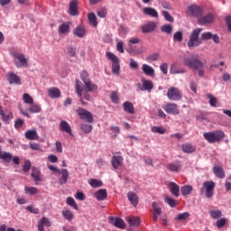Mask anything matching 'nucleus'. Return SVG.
<instances>
[{
	"mask_svg": "<svg viewBox=\"0 0 231 231\" xmlns=\"http://www.w3.org/2000/svg\"><path fill=\"white\" fill-rule=\"evenodd\" d=\"M126 221L130 226H140V217H126Z\"/></svg>",
	"mask_w": 231,
	"mask_h": 231,
	"instance_id": "obj_31",
	"label": "nucleus"
},
{
	"mask_svg": "<svg viewBox=\"0 0 231 231\" xmlns=\"http://www.w3.org/2000/svg\"><path fill=\"white\" fill-rule=\"evenodd\" d=\"M110 98L114 104H118V94L115 91H113L110 95Z\"/></svg>",
	"mask_w": 231,
	"mask_h": 231,
	"instance_id": "obj_63",
	"label": "nucleus"
},
{
	"mask_svg": "<svg viewBox=\"0 0 231 231\" xmlns=\"http://www.w3.org/2000/svg\"><path fill=\"white\" fill-rule=\"evenodd\" d=\"M88 19L89 24L94 26V28H97V26H98V22H97V15L95 14V13L88 14Z\"/></svg>",
	"mask_w": 231,
	"mask_h": 231,
	"instance_id": "obj_36",
	"label": "nucleus"
},
{
	"mask_svg": "<svg viewBox=\"0 0 231 231\" xmlns=\"http://www.w3.org/2000/svg\"><path fill=\"white\" fill-rule=\"evenodd\" d=\"M44 226H51V222H50V219H48V217H45L39 220L38 231H44Z\"/></svg>",
	"mask_w": 231,
	"mask_h": 231,
	"instance_id": "obj_22",
	"label": "nucleus"
},
{
	"mask_svg": "<svg viewBox=\"0 0 231 231\" xmlns=\"http://www.w3.org/2000/svg\"><path fill=\"white\" fill-rule=\"evenodd\" d=\"M173 41L175 42H181L183 41V32L181 31H178L173 34Z\"/></svg>",
	"mask_w": 231,
	"mask_h": 231,
	"instance_id": "obj_47",
	"label": "nucleus"
},
{
	"mask_svg": "<svg viewBox=\"0 0 231 231\" xmlns=\"http://www.w3.org/2000/svg\"><path fill=\"white\" fill-rule=\"evenodd\" d=\"M82 91H84V87H82V83L79 79H76V93L80 97L81 105L86 106V102L82 98Z\"/></svg>",
	"mask_w": 231,
	"mask_h": 231,
	"instance_id": "obj_19",
	"label": "nucleus"
},
{
	"mask_svg": "<svg viewBox=\"0 0 231 231\" xmlns=\"http://www.w3.org/2000/svg\"><path fill=\"white\" fill-rule=\"evenodd\" d=\"M60 33H69V23H64L59 27Z\"/></svg>",
	"mask_w": 231,
	"mask_h": 231,
	"instance_id": "obj_43",
	"label": "nucleus"
},
{
	"mask_svg": "<svg viewBox=\"0 0 231 231\" xmlns=\"http://www.w3.org/2000/svg\"><path fill=\"white\" fill-rule=\"evenodd\" d=\"M187 14L191 17H200V15H203V9L198 5H190L187 9Z\"/></svg>",
	"mask_w": 231,
	"mask_h": 231,
	"instance_id": "obj_10",
	"label": "nucleus"
},
{
	"mask_svg": "<svg viewBox=\"0 0 231 231\" xmlns=\"http://www.w3.org/2000/svg\"><path fill=\"white\" fill-rule=\"evenodd\" d=\"M62 216L64 217V219H66L67 221H72L73 220V213L71 210L68 209V208H64L62 210Z\"/></svg>",
	"mask_w": 231,
	"mask_h": 231,
	"instance_id": "obj_38",
	"label": "nucleus"
},
{
	"mask_svg": "<svg viewBox=\"0 0 231 231\" xmlns=\"http://www.w3.org/2000/svg\"><path fill=\"white\" fill-rule=\"evenodd\" d=\"M0 160H3L4 163H14V165H19L20 159L18 156H14L8 152H3V149L0 147Z\"/></svg>",
	"mask_w": 231,
	"mask_h": 231,
	"instance_id": "obj_5",
	"label": "nucleus"
},
{
	"mask_svg": "<svg viewBox=\"0 0 231 231\" xmlns=\"http://www.w3.org/2000/svg\"><path fill=\"white\" fill-rule=\"evenodd\" d=\"M89 185H91L93 189H98V187H102V181L92 179L89 182Z\"/></svg>",
	"mask_w": 231,
	"mask_h": 231,
	"instance_id": "obj_56",
	"label": "nucleus"
},
{
	"mask_svg": "<svg viewBox=\"0 0 231 231\" xmlns=\"http://www.w3.org/2000/svg\"><path fill=\"white\" fill-rule=\"evenodd\" d=\"M12 118H14V114H12V112H10L8 115H5L4 112V116H2V120L3 122H5V124H10V120H12Z\"/></svg>",
	"mask_w": 231,
	"mask_h": 231,
	"instance_id": "obj_55",
	"label": "nucleus"
},
{
	"mask_svg": "<svg viewBox=\"0 0 231 231\" xmlns=\"http://www.w3.org/2000/svg\"><path fill=\"white\" fill-rule=\"evenodd\" d=\"M193 189L190 185H186L180 188V192L182 196H189V194L192 192Z\"/></svg>",
	"mask_w": 231,
	"mask_h": 231,
	"instance_id": "obj_42",
	"label": "nucleus"
},
{
	"mask_svg": "<svg viewBox=\"0 0 231 231\" xmlns=\"http://www.w3.org/2000/svg\"><path fill=\"white\" fill-rule=\"evenodd\" d=\"M59 172L61 174V178L59 180L60 185H66L68 183V178H69V172L67 169H62Z\"/></svg>",
	"mask_w": 231,
	"mask_h": 231,
	"instance_id": "obj_21",
	"label": "nucleus"
},
{
	"mask_svg": "<svg viewBox=\"0 0 231 231\" xmlns=\"http://www.w3.org/2000/svg\"><path fill=\"white\" fill-rule=\"evenodd\" d=\"M24 192L25 194H30V196H33V194H39V189L32 186L31 187L25 186Z\"/></svg>",
	"mask_w": 231,
	"mask_h": 231,
	"instance_id": "obj_40",
	"label": "nucleus"
},
{
	"mask_svg": "<svg viewBox=\"0 0 231 231\" xmlns=\"http://www.w3.org/2000/svg\"><path fill=\"white\" fill-rule=\"evenodd\" d=\"M152 133H158L159 134H165V128L162 126H153L152 127Z\"/></svg>",
	"mask_w": 231,
	"mask_h": 231,
	"instance_id": "obj_59",
	"label": "nucleus"
},
{
	"mask_svg": "<svg viewBox=\"0 0 231 231\" xmlns=\"http://www.w3.org/2000/svg\"><path fill=\"white\" fill-rule=\"evenodd\" d=\"M123 108L125 113H128L129 115H134V106L132 102L125 101L123 104Z\"/></svg>",
	"mask_w": 231,
	"mask_h": 231,
	"instance_id": "obj_26",
	"label": "nucleus"
},
{
	"mask_svg": "<svg viewBox=\"0 0 231 231\" xmlns=\"http://www.w3.org/2000/svg\"><path fill=\"white\" fill-rule=\"evenodd\" d=\"M162 15H163L164 19H166V21H168L169 23H173L174 22V18L172 16H171L169 12L162 11Z\"/></svg>",
	"mask_w": 231,
	"mask_h": 231,
	"instance_id": "obj_62",
	"label": "nucleus"
},
{
	"mask_svg": "<svg viewBox=\"0 0 231 231\" xmlns=\"http://www.w3.org/2000/svg\"><path fill=\"white\" fill-rule=\"evenodd\" d=\"M170 73L171 75H178L180 73H185L184 69H178L176 64H171L170 69Z\"/></svg>",
	"mask_w": 231,
	"mask_h": 231,
	"instance_id": "obj_46",
	"label": "nucleus"
},
{
	"mask_svg": "<svg viewBox=\"0 0 231 231\" xmlns=\"http://www.w3.org/2000/svg\"><path fill=\"white\" fill-rule=\"evenodd\" d=\"M142 84H143V88L142 91H152L154 88V84L151 80H147L145 79H142Z\"/></svg>",
	"mask_w": 231,
	"mask_h": 231,
	"instance_id": "obj_20",
	"label": "nucleus"
},
{
	"mask_svg": "<svg viewBox=\"0 0 231 231\" xmlns=\"http://www.w3.org/2000/svg\"><path fill=\"white\" fill-rule=\"evenodd\" d=\"M65 51L69 57H77V47L69 46Z\"/></svg>",
	"mask_w": 231,
	"mask_h": 231,
	"instance_id": "obj_45",
	"label": "nucleus"
},
{
	"mask_svg": "<svg viewBox=\"0 0 231 231\" xmlns=\"http://www.w3.org/2000/svg\"><path fill=\"white\" fill-rule=\"evenodd\" d=\"M69 15H72V16L79 15V1L78 0H72L69 3Z\"/></svg>",
	"mask_w": 231,
	"mask_h": 231,
	"instance_id": "obj_16",
	"label": "nucleus"
},
{
	"mask_svg": "<svg viewBox=\"0 0 231 231\" xmlns=\"http://www.w3.org/2000/svg\"><path fill=\"white\" fill-rule=\"evenodd\" d=\"M95 198L97 201H104L107 198V190L102 189L95 193Z\"/></svg>",
	"mask_w": 231,
	"mask_h": 231,
	"instance_id": "obj_30",
	"label": "nucleus"
},
{
	"mask_svg": "<svg viewBox=\"0 0 231 231\" xmlns=\"http://www.w3.org/2000/svg\"><path fill=\"white\" fill-rule=\"evenodd\" d=\"M184 66H187V68H189V69H194L195 71H198V69H203V68H205V64L198 58H185Z\"/></svg>",
	"mask_w": 231,
	"mask_h": 231,
	"instance_id": "obj_3",
	"label": "nucleus"
},
{
	"mask_svg": "<svg viewBox=\"0 0 231 231\" xmlns=\"http://www.w3.org/2000/svg\"><path fill=\"white\" fill-rule=\"evenodd\" d=\"M190 217V213L184 212L180 213L175 217V221H186V219H189Z\"/></svg>",
	"mask_w": 231,
	"mask_h": 231,
	"instance_id": "obj_39",
	"label": "nucleus"
},
{
	"mask_svg": "<svg viewBox=\"0 0 231 231\" xmlns=\"http://www.w3.org/2000/svg\"><path fill=\"white\" fill-rule=\"evenodd\" d=\"M60 129L64 133H68V134H69L70 136H73V131L71 130V126L67 121L63 120L60 123Z\"/></svg>",
	"mask_w": 231,
	"mask_h": 231,
	"instance_id": "obj_18",
	"label": "nucleus"
},
{
	"mask_svg": "<svg viewBox=\"0 0 231 231\" xmlns=\"http://www.w3.org/2000/svg\"><path fill=\"white\" fill-rule=\"evenodd\" d=\"M143 13L144 14V15H149V17H153V18L158 17V12L156 11V9L152 7H144L143 9Z\"/></svg>",
	"mask_w": 231,
	"mask_h": 231,
	"instance_id": "obj_25",
	"label": "nucleus"
},
{
	"mask_svg": "<svg viewBox=\"0 0 231 231\" xmlns=\"http://www.w3.org/2000/svg\"><path fill=\"white\" fill-rule=\"evenodd\" d=\"M164 111L168 113V115H178L180 113V109L178 108V105L174 103H168L164 107Z\"/></svg>",
	"mask_w": 231,
	"mask_h": 231,
	"instance_id": "obj_13",
	"label": "nucleus"
},
{
	"mask_svg": "<svg viewBox=\"0 0 231 231\" xmlns=\"http://www.w3.org/2000/svg\"><path fill=\"white\" fill-rule=\"evenodd\" d=\"M12 55L14 59V66L16 68H28V59L24 54L14 52Z\"/></svg>",
	"mask_w": 231,
	"mask_h": 231,
	"instance_id": "obj_7",
	"label": "nucleus"
},
{
	"mask_svg": "<svg viewBox=\"0 0 231 231\" xmlns=\"http://www.w3.org/2000/svg\"><path fill=\"white\" fill-rule=\"evenodd\" d=\"M109 223L110 225L116 226V228H121V229L125 228V224L124 223V220L122 218L110 217Z\"/></svg>",
	"mask_w": 231,
	"mask_h": 231,
	"instance_id": "obj_15",
	"label": "nucleus"
},
{
	"mask_svg": "<svg viewBox=\"0 0 231 231\" xmlns=\"http://www.w3.org/2000/svg\"><path fill=\"white\" fill-rule=\"evenodd\" d=\"M183 152L186 154H192V152H196V146L186 143L181 145Z\"/></svg>",
	"mask_w": 231,
	"mask_h": 231,
	"instance_id": "obj_24",
	"label": "nucleus"
},
{
	"mask_svg": "<svg viewBox=\"0 0 231 231\" xmlns=\"http://www.w3.org/2000/svg\"><path fill=\"white\" fill-rule=\"evenodd\" d=\"M76 113H78L81 120H87L88 124H93L94 119H93V114H91V112L88 111L85 108L78 107L76 110Z\"/></svg>",
	"mask_w": 231,
	"mask_h": 231,
	"instance_id": "obj_9",
	"label": "nucleus"
},
{
	"mask_svg": "<svg viewBox=\"0 0 231 231\" xmlns=\"http://www.w3.org/2000/svg\"><path fill=\"white\" fill-rule=\"evenodd\" d=\"M169 189H170L171 194L173 196H175V198H178L180 196V186H178V184H176L174 182H171L169 184Z\"/></svg>",
	"mask_w": 231,
	"mask_h": 231,
	"instance_id": "obj_32",
	"label": "nucleus"
},
{
	"mask_svg": "<svg viewBox=\"0 0 231 231\" xmlns=\"http://www.w3.org/2000/svg\"><path fill=\"white\" fill-rule=\"evenodd\" d=\"M164 201L165 203H167V205H169L171 208H174L177 205L176 200L174 199H171V197H165Z\"/></svg>",
	"mask_w": 231,
	"mask_h": 231,
	"instance_id": "obj_57",
	"label": "nucleus"
},
{
	"mask_svg": "<svg viewBox=\"0 0 231 231\" xmlns=\"http://www.w3.org/2000/svg\"><path fill=\"white\" fill-rule=\"evenodd\" d=\"M182 97L183 96L181 94V91L176 87H171L167 91V97L169 98V100H181Z\"/></svg>",
	"mask_w": 231,
	"mask_h": 231,
	"instance_id": "obj_8",
	"label": "nucleus"
},
{
	"mask_svg": "<svg viewBox=\"0 0 231 231\" xmlns=\"http://www.w3.org/2000/svg\"><path fill=\"white\" fill-rule=\"evenodd\" d=\"M6 77L9 84H15L16 86L21 84V77H19L17 74L14 72H8Z\"/></svg>",
	"mask_w": 231,
	"mask_h": 231,
	"instance_id": "obj_14",
	"label": "nucleus"
},
{
	"mask_svg": "<svg viewBox=\"0 0 231 231\" xmlns=\"http://www.w3.org/2000/svg\"><path fill=\"white\" fill-rule=\"evenodd\" d=\"M74 35H76V37H79V38L84 37L86 35V28H84V26L79 25L74 30Z\"/></svg>",
	"mask_w": 231,
	"mask_h": 231,
	"instance_id": "obj_35",
	"label": "nucleus"
},
{
	"mask_svg": "<svg viewBox=\"0 0 231 231\" xmlns=\"http://www.w3.org/2000/svg\"><path fill=\"white\" fill-rule=\"evenodd\" d=\"M23 125H24V120H23V119H17L14 122V127L16 129H21V127H23Z\"/></svg>",
	"mask_w": 231,
	"mask_h": 231,
	"instance_id": "obj_64",
	"label": "nucleus"
},
{
	"mask_svg": "<svg viewBox=\"0 0 231 231\" xmlns=\"http://www.w3.org/2000/svg\"><path fill=\"white\" fill-rule=\"evenodd\" d=\"M152 208L153 209V214H158V216H162V208L158 206L156 202L152 203Z\"/></svg>",
	"mask_w": 231,
	"mask_h": 231,
	"instance_id": "obj_54",
	"label": "nucleus"
},
{
	"mask_svg": "<svg viewBox=\"0 0 231 231\" xmlns=\"http://www.w3.org/2000/svg\"><path fill=\"white\" fill-rule=\"evenodd\" d=\"M156 30V22H148L141 26V32L143 33H151Z\"/></svg>",
	"mask_w": 231,
	"mask_h": 231,
	"instance_id": "obj_11",
	"label": "nucleus"
},
{
	"mask_svg": "<svg viewBox=\"0 0 231 231\" xmlns=\"http://www.w3.org/2000/svg\"><path fill=\"white\" fill-rule=\"evenodd\" d=\"M206 97L209 99V105L211 107H216L217 104V98L214 97L212 94H206Z\"/></svg>",
	"mask_w": 231,
	"mask_h": 231,
	"instance_id": "obj_48",
	"label": "nucleus"
},
{
	"mask_svg": "<svg viewBox=\"0 0 231 231\" xmlns=\"http://www.w3.org/2000/svg\"><path fill=\"white\" fill-rule=\"evenodd\" d=\"M201 32H203V28H197L193 30L188 42V46L189 48L199 46L203 42L202 41H209V39H212L213 34L210 32L202 33L199 39V33H201Z\"/></svg>",
	"mask_w": 231,
	"mask_h": 231,
	"instance_id": "obj_1",
	"label": "nucleus"
},
{
	"mask_svg": "<svg viewBox=\"0 0 231 231\" xmlns=\"http://www.w3.org/2000/svg\"><path fill=\"white\" fill-rule=\"evenodd\" d=\"M23 100L24 104H30V105L33 104V97H32L28 93L23 94Z\"/></svg>",
	"mask_w": 231,
	"mask_h": 231,
	"instance_id": "obj_52",
	"label": "nucleus"
},
{
	"mask_svg": "<svg viewBox=\"0 0 231 231\" xmlns=\"http://www.w3.org/2000/svg\"><path fill=\"white\" fill-rule=\"evenodd\" d=\"M97 17H100L101 19H105V17L107 16V8L102 7L97 12Z\"/></svg>",
	"mask_w": 231,
	"mask_h": 231,
	"instance_id": "obj_50",
	"label": "nucleus"
},
{
	"mask_svg": "<svg viewBox=\"0 0 231 231\" xmlns=\"http://www.w3.org/2000/svg\"><path fill=\"white\" fill-rule=\"evenodd\" d=\"M30 113H41V106L39 105H31L29 107Z\"/></svg>",
	"mask_w": 231,
	"mask_h": 231,
	"instance_id": "obj_60",
	"label": "nucleus"
},
{
	"mask_svg": "<svg viewBox=\"0 0 231 231\" xmlns=\"http://www.w3.org/2000/svg\"><path fill=\"white\" fill-rule=\"evenodd\" d=\"M208 214L212 217V219H219V217L223 216V213L219 209L210 210Z\"/></svg>",
	"mask_w": 231,
	"mask_h": 231,
	"instance_id": "obj_44",
	"label": "nucleus"
},
{
	"mask_svg": "<svg viewBox=\"0 0 231 231\" xmlns=\"http://www.w3.org/2000/svg\"><path fill=\"white\" fill-rule=\"evenodd\" d=\"M67 205H69V207H73L75 210H79V206L77 205V202H75V199H73L72 197H69L67 199Z\"/></svg>",
	"mask_w": 231,
	"mask_h": 231,
	"instance_id": "obj_49",
	"label": "nucleus"
},
{
	"mask_svg": "<svg viewBox=\"0 0 231 231\" xmlns=\"http://www.w3.org/2000/svg\"><path fill=\"white\" fill-rule=\"evenodd\" d=\"M203 136L205 140L208 142V143H217L224 140L225 132L221 130H217L215 132H208V133H204Z\"/></svg>",
	"mask_w": 231,
	"mask_h": 231,
	"instance_id": "obj_2",
	"label": "nucleus"
},
{
	"mask_svg": "<svg viewBox=\"0 0 231 231\" xmlns=\"http://www.w3.org/2000/svg\"><path fill=\"white\" fill-rule=\"evenodd\" d=\"M84 89L87 93L97 91L98 89V87L95 83L91 82V79L84 83Z\"/></svg>",
	"mask_w": 231,
	"mask_h": 231,
	"instance_id": "obj_28",
	"label": "nucleus"
},
{
	"mask_svg": "<svg viewBox=\"0 0 231 231\" xmlns=\"http://www.w3.org/2000/svg\"><path fill=\"white\" fill-rule=\"evenodd\" d=\"M48 95L51 98H60V90L55 87L48 89Z\"/></svg>",
	"mask_w": 231,
	"mask_h": 231,
	"instance_id": "obj_27",
	"label": "nucleus"
},
{
	"mask_svg": "<svg viewBox=\"0 0 231 231\" xmlns=\"http://www.w3.org/2000/svg\"><path fill=\"white\" fill-rule=\"evenodd\" d=\"M80 77H81V80H82V82H84V84H86V82H88L89 80H91V79H89V74L86 70H83L80 73Z\"/></svg>",
	"mask_w": 231,
	"mask_h": 231,
	"instance_id": "obj_58",
	"label": "nucleus"
},
{
	"mask_svg": "<svg viewBox=\"0 0 231 231\" xmlns=\"http://www.w3.org/2000/svg\"><path fill=\"white\" fill-rule=\"evenodd\" d=\"M127 198L130 203L134 205V207H136V205H138V195H136L134 192H128Z\"/></svg>",
	"mask_w": 231,
	"mask_h": 231,
	"instance_id": "obj_34",
	"label": "nucleus"
},
{
	"mask_svg": "<svg viewBox=\"0 0 231 231\" xmlns=\"http://www.w3.org/2000/svg\"><path fill=\"white\" fill-rule=\"evenodd\" d=\"M25 138L27 140H39V134H37V130H28L25 132Z\"/></svg>",
	"mask_w": 231,
	"mask_h": 231,
	"instance_id": "obj_29",
	"label": "nucleus"
},
{
	"mask_svg": "<svg viewBox=\"0 0 231 231\" xmlns=\"http://www.w3.org/2000/svg\"><path fill=\"white\" fill-rule=\"evenodd\" d=\"M213 172L217 176V178H220L221 180L225 178V170H223L221 166H215L213 168Z\"/></svg>",
	"mask_w": 231,
	"mask_h": 231,
	"instance_id": "obj_33",
	"label": "nucleus"
},
{
	"mask_svg": "<svg viewBox=\"0 0 231 231\" xmlns=\"http://www.w3.org/2000/svg\"><path fill=\"white\" fill-rule=\"evenodd\" d=\"M111 163L114 169H120L124 165V157L122 155H114Z\"/></svg>",
	"mask_w": 231,
	"mask_h": 231,
	"instance_id": "obj_12",
	"label": "nucleus"
},
{
	"mask_svg": "<svg viewBox=\"0 0 231 231\" xmlns=\"http://www.w3.org/2000/svg\"><path fill=\"white\" fill-rule=\"evenodd\" d=\"M32 169V162L30 161H25L23 166V172H29Z\"/></svg>",
	"mask_w": 231,
	"mask_h": 231,
	"instance_id": "obj_61",
	"label": "nucleus"
},
{
	"mask_svg": "<svg viewBox=\"0 0 231 231\" xmlns=\"http://www.w3.org/2000/svg\"><path fill=\"white\" fill-rule=\"evenodd\" d=\"M214 21V15L212 14H207L205 16H201L198 19V23L200 24V26H204L205 24H210Z\"/></svg>",
	"mask_w": 231,
	"mask_h": 231,
	"instance_id": "obj_17",
	"label": "nucleus"
},
{
	"mask_svg": "<svg viewBox=\"0 0 231 231\" xmlns=\"http://www.w3.org/2000/svg\"><path fill=\"white\" fill-rule=\"evenodd\" d=\"M161 32L163 33H172V25L171 24H165L161 27Z\"/></svg>",
	"mask_w": 231,
	"mask_h": 231,
	"instance_id": "obj_53",
	"label": "nucleus"
},
{
	"mask_svg": "<svg viewBox=\"0 0 231 231\" xmlns=\"http://www.w3.org/2000/svg\"><path fill=\"white\" fill-rule=\"evenodd\" d=\"M216 189V182L212 180H208L203 182L202 188L200 189L201 194L205 192L206 198L208 199H211V198H214V189Z\"/></svg>",
	"mask_w": 231,
	"mask_h": 231,
	"instance_id": "obj_4",
	"label": "nucleus"
},
{
	"mask_svg": "<svg viewBox=\"0 0 231 231\" xmlns=\"http://www.w3.org/2000/svg\"><path fill=\"white\" fill-rule=\"evenodd\" d=\"M81 130L83 131V133L89 134V133H91V131H93V125H88V124H82Z\"/></svg>",
	"mask_w": 231,
	"mask_h": 231,
	"instance_id": "obj_51",
	"label": "nucleus"
},
{
	"mask_svg": "<svg viewBox=\"0 0 231 231\" xmlns=\"http://www.w3.org/2000/svg\"><path fill=\"white\" fill-rule=\"evenodd\" d=\"M142 70L144 75L147 77H154V69L151 65L143 64Z\"/></svg>",
	"mask_w": 231,
	"mask_h": 231,
	"instance_id": "obj_23",
	"label": "nucleus"
},
{
	"mask_svg": "<svg viewBox=\"0 0 231 231\" xmlns=\"http://www.w3.org/2000/svg\"><path fill=\"white\" fill-rule=\"evenodd\" d=\"M31 176L35 181H41V171L38 168H32Z\"/></svg>",
	"mask_w": 231,
	"mask_h": 231,
	"instance_id": "obj_41",
	"label": "nucleus"
},
{
	"mask_svg": "<svg viewBox=\"0 0 231 231\" xmlns=\"http://www.w3.org/2000/svg\"><path fill=\"white\" fill-rule=\"evenodd\" d=\"M167 169L171 171V172H180V171H181V164L171 162L167 165Z\"/></svg>",
	"mask_w": 231,
	"mask_h": 231,
	"instance_id": "obj_37",
	"label": "nucleus"
},
{
	"mask_svg": "<svg viewBox=\"0 0 231 231\" xmlns=\"http://www.w3.org/2000/svg\"><path fill=\"white\" fill-rule=\"evenodd\" d=\"M106 58L112 62V73L117 76L120 75V60L118 56L112 52H106Z\"/></svg>",
	"mask_w": 231,
	"mask_h": 231,
	"instance_id": "obj_6",
	"label": "nucleus"
}]
</instances>
